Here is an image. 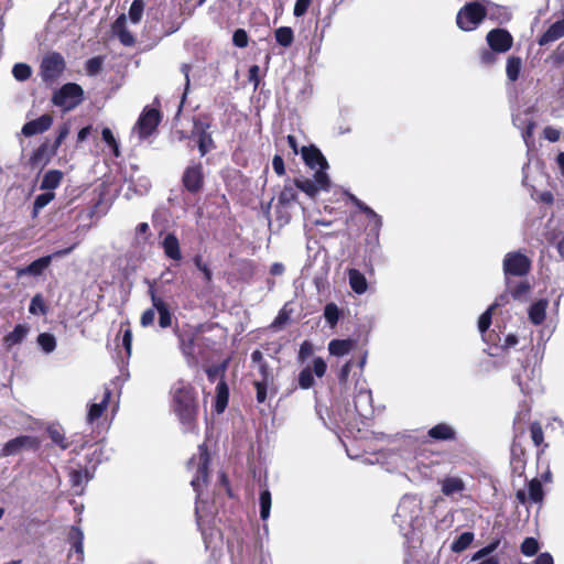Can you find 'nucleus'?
Listing matches in <instances>:
<instances>
[{
  "label": "nucleus",
  "mask_w": 564,
  "mask_h": 564,
  "mask_svg": "<svg viewBox=\"0 0 564 564\" xmlns=\"http://www.w3.org/2000/svg\"><path fill=\"white\" fill-rule=\"evenodd\" d=\"M486 42L494 52L502 54L512 47L513 37L507 30L498 28L487 33Z\"/></svg>",
  "instance_id": "obj_9"
},
{
  "label": "nucleus",
  "mask_w": 564,
  "mask_h": 564,
  "mask_svg": "<svg viewBox=\"0 0 564 564\" xmlns=\"http://www.w3.org/2000/svg\"><path fill=\"white\" fill-rule=\"evenodd\" d=\"M310 3H311V0H296L295 2V6H294V15L295 17H302L307 8L310 7Z\"/></svg>",
  "instance_id": "obj_63"
},
{
  "label": "nucleus",
  "mask_w": 564,
  "mask_h": 564,
  "mask_svg": "<svg viewBox=\"0 0 564 564\" xmlns=\"http://www.w3.org/2000/svg\"><path fill=\"white\" fill-rule=\"evenodd\" d=\"M65 62L61 54L48 53L41 63V77L45 83H54L63 73Z\"/></svg>",
  "instance_id": "obj_6"
},
{
  "label": "nucleus",
  "mask_w": 564,
  "mask_h": 564,
  "mask_svg": "<svg viewBox=\"0 0 564 564\" xmlns=\"http://www.w3.org/2000/svg\"><path fill=\"white\" fill-rule=\"evenodd\" d=\"M209 456L204 445L198 447V454L194 455L187 464L191 471H194L191 485L197 494L196 517L198 525L209 521L216 513V507L202 498L200 486L206 481Z\"/></svg>",
  "instance_id": "obj_1"
},
{
  "label": "nucleus",
  "mask_w": 564,
  "mask_h": 564,
  "mask_svg": "<svg viewBox=\"0 0 564 564\" xmlns=\"http://www.w3.org/2000/svg\"><path fill=\"white\" fill-rule=\"evenodd\" d=\"M324 317L327 321V323L334 327L339 318V311L336 304L328 303L324 308Z\"/></svg>",
  "instance_id": "obj_44"
},
{
  "label": "nucleus",
  "mask_w": 564,
  "mask_h": 564,
  "mask_svg": "<svg viewBox=\"0 0 564 564\" xmlns=\"http://www.w3.org/2000/svg\"><path fill=\"white\" fill-rule=\"evenodd\" d=\"M173 408L180 419L189 422L196 412V398L193 387L183 381H177L173 389Z\"/></svg>",
  "instance_id": "obj_2"
},
{
  "label": "nucleus",
  "mask_w": 564,
  "mask_h": 564,
  "mask_svg": "<svg viewBox=\"0 0 564 564\" xmlns=\"http://www.w3.org/2000/svg\"><path fill=\"white\" fill-rule=\"evenodd\" d=\"M144 11V2L143 0H134L129 9L128 17L129 20L137 24L141 21L142 14Z\"/></svg>",
  "instance_id": "obj_40"
},
{
  "label": "nucleus",
  "mask_w": 564,
  "mask_h": 564,
  "mask_svg": "<svg viewBox=\"0 0 564 564\" xmlns=\"http://www.w3.org/2000/svg\"><path fill=\"white\" fill-rule=\"evenodd\" d=\"M232 42L238 47H246L248 45V35L245 30L238 29L235 31Z\"/></svg>",
  "instance_id": "obj_52"
},
{
  "label": "nucleus",
  "mask_w": 564,
  "mask_h": 564,
  "mask_svg": "<svg viewBox=\"0 0 564 564\" xmlns=\"http://www.w3.org/2000/svg\"><path fill=\"white\" fill-rule=\"evenodd\" d=\"M161 246L167 258L174 261H180L182 259L180 241L174 234H167L162 240Z\"/></svg>",
  "instance_id": "obj_20"
},
{
  "label": "nucleus",
  "mask_w": 564,
  "mask_h": 564,
  "mask_svg": "<svg viewBox=\"0 0 564 564\" xmlns=\"http://www.w3.org/2000/svg\"><path fill=\"white\" fill-rule=\"evenodd\" d=\"M498 306H500V303L498 301H495L494 304H491L487 308V311L481 314V316L479 317V321H478V328H479L480 333H485L489 328L490 323H491L492 311Z\"/></svg>",
  "instance_id": "obj_42"
},
{
  "label": "nucleus",
  "mask_w": 564,
  "mask_h": 564,
  "mask_svg": "<svg viewBox=\"0 0 564 564\" xmlns=\"http://www.w3.org/2000/svg\"><path fill=\"white\" fill-rule=\"evenodd\" d=\"M302 155L305 163L313 170L324 171L328 169V163L322 152L315 147H304L302 149Z\"/></svg>",
  "instance_id": "obj_16"
},
{
  "label": "nucleus",
  "mask_w": 564,
  "mask_h": 564,
  "mask_svg": "<svg viewBox=\"0 0 564 564\" xmlns=\"http://www.w3.org/2000/svg\"><path fill=\"white\" fill-rule=\"evenodd\" d=\"M539 550V543L534 538H527L521 544V552L527 556L534 555Z\"/></svg>",
  "instance_id": "obj_49"
},
{
  "label": "nucleus",
  "mask_w": 564,
  "mask_h": 564,
  "mask_svg": "<svg viewBox=\"0 0 564 564\" xmlns=\"http://www.w3.org/2000/svg\"><path fill=\"white\" fill-rule=\"evenodd\" d=\"M217 402L216 410L218 413L223 412L228 402V387L224 380L219 381L217 387Z\"/></svg>",
  "instance_id": "obj_34"
},
{
  "label": "nucleus",
  "mask_w": 564,
  "mask_h": 564,
  "mask_svg": "<svg viewBox=\"0 0 564 564\" xmlns=\"http://www.w3.org/2000/svg\"><path fill=\"white\" fill-rule=\"evenodd\" d=\"M69 539L72 541L73 549L78 554V558L82 560L83 553H84V546H83L84 533H83V531L77 527H73L69 532Z\"/></svg>",
  "instance_id": "obj_32"
},
{
  "label": "nucleus",
  "mask_w": 564,
  "mask_h": 564,
  "mask_svg": "<svg viewBox=\"0 0 564 564\" xmlns=\"http://www.w3.org/2000/svg\"><path fill=\"white\" fill-rule=\"evenodd\" d=\"M275 40L276 42L284 46L289 47L294 40V34L291 28L288 26H281L275 30Z\"/></svg>",
  "instance_id": "obj_35"
},
{
  "label": "nucleus",
  "mask_w": 564,
  "mask_h": 564,
  "mask_svg": "<svg viewBox=\"0 0 564 564\" xmlns=\"http://www.w3.org/2000/svg\"><path fill=\"white\" fill-rule=\"evenodd\" d=\"M564 36V19L553 23L541 36L540 44L545 45Z\"/></svg>",
  "instance_id": "obj_25"
},
{
  "label": "nucleus",
  "mask_w": 564,
  "mask_h": 564,
  "mask_svg": "<svg viewBox=\"0 0 564 564\" xmlns=\"http://www.w3.org/2000/svg\"><path fill=\"white\" fill-rule=\"evenodd\" d=\"M438 482L442 494L454 500L462 497L466 489L465 481L458 476H446Z\"/></svg>",
  "instance_id": "obj_12"
},
{
  "label": "nucleus",
  "mask_w": 564,
  "mask_h": 564,
  "mask_svg": "<svg viewBox=\"0 0 564 564\" xmlns=\"http://www.w3.org/2000/svg\"><path fill=\"white\" fill-rule=\"evenodd\" d=\"M63 174L59 171L51 170L43 176L41 188L42 189H55L61 184Z\"/></svg>",
  "instance_id": "obj_30"
},
{
  "label": "nucleus",
  "mask_w": 564,
  "mask_h": 564,
  "mask_svg": "<svg viewBox=\"0 0 564 564\" xmlns=\"http://www.w3.org/2000/svg\"><path fill=\"white\" fill-rule=\"evenodd\" d=\"M474 541V533L464 532L462 533L451 545V550L455 553L465 551Z\"/></svg>",
  "instance_id": "obj_33"
},
{
  "label": "nucleus",
  "mask_w": 564,
  "mask_h": 564,
  "mask_svg": "<svg viewBox=\"0 0 564 564\" xmlns=\"http://www.w3.org/2000/svg\"><path fill=\"white\" fill-rule=\"evenodd\" d=\"M152 305L159 313V324L162 328L170 327L172 324V315L170 313L167 304L159 296L155 295L154 291L151 290Z\"/></svg>",
  "instance_id": "obj_19"
},
{
  "label": "nucleus",
  "mask_w": 564,
  "mask_h": 564,
  "mask_svg": "<svg viewBox=\"0 0 564 564\" xmlns=\"http://www.w3.org/2000/svg\"><path fill=\"white\" fill-rule=\"evenodd\" d=\"M521 66H522V61L520 57L510 56L507 59L506 73H507V77L511 82H514L518 79L520 70H521Z\"/></svg>",
  "instance_id": "obj_31"
},
{
  "label": "nucleus",
  "mask_w": 564,
  "mask_h": 564,
  "mask_svg": "<svg viewBox=\"0 0 564 564\" xmlns=\"http://www.w3.org/2000/svg\"><path fill=\"white\" fill-rule=\"evenodd\" d=\"M507 280V289L511 292L514 299H520L522 295L527 294L529 291V284L527 282H520L516 288L511 286V282L509 279Z\"/></svg>",
  "instance_id": "obj_51"
},
{
  "label": "nucleus",
  "mask_w": 564,
  "mask_h": 564,
  "mask_svg": "<svg viewBox=\"0 0 564 564\" xmlns=\"http://www.w3.org/2000/svg\"><path fill=\"white\" fill-rule=\"evenodd\" d=\"M70 131V127L68 123H64L59 130H58V134H57V138L55 140V143L53 145V151L55 152L57 150V148L62 144V142L66 139V137L68 135Z\"/></svg>",
  "instance_id": "obj_58"
},
{
  "label": "nucleus",
  "mask_w": 564,
  "mask_h": 564,
  "mask_svg": "<svg viewBox=\"0 0 564 564\" xmlns=\"http://www.w3.org/2000/svg\"><path fill=\"white\" fill-rule=\"evenodd\" d=\"M39 442L35 437L29 435L18 436L6 443L2 452L4 456L17 455L23 449L36 448Z\"/></svg>",
  "instance_id": "obj_13"
},
{
  "label": "nucleus",
  "mask_w": 564,
  "mask_h": 564,
  "mask_svg": "<svg viewBox=\"0 0 564 564\" xmlns=\"http://www.w3.org/2000/svg\"><path fill=\"white\" fill-rule=\"evenodd\" d=\"M513 123L519 129L522 130V137L525 143H528V139L532 135L534 123L531 119L522 120L519 116L513 117Z\"/></svg>",
  "instance_id": "obj_36"
},
{
  "label": "nucleus",
  "mask_w": 564,
  "mask_h": 564,
  "mask_svg": "<svg viewBox=\"0 0 564 564\" xmlns=\"http://www.w3.org/2000/svg\"><path fill=\"white\" fill-rule=\"evenodd\" d=\"M355 346L351 339H333L328 344L330 355L341 357L347 355Z\"/></svg>",
  "instance_id": "obj_26"
},
{
  "label": "nucleus",
  "mask_w": 564,
  "mask_h": 564,
  "mask_svg": "<svg viewBox=\"0 0 564 564\" xmlns=\"http://www.w3.org/2000/svg\"><path fill=\"white\" fill-rule=\"evenodd\" d=\"M53 123V117L51 115H43L35 120L26 122L22 128V133L25 137H32L37 133H42L51 128Z\"/></svg>",
  "instance_id": "obj_18"
},
{
  "label": "nucleus",
  "mask_w": 564,
  "mask_h": 564,
  "mask_svg": "<svg viewBox=\"0 0 564 564\" xmlns=\"http://www.w3.org/2000/svg\"><path fill=\"white\" fill-rule=\"evenodd\" d=\"M421 511V500L414 496H404L397 508L395 518L401 520L400 525H411L420 517Z\"/></svg>",
  "instance_id": "obj_7"
},
{
  "label": "nucleus",
  "mask_w": 564,
  "mask_h": 564,
  "mask_svg": "<svg viewBox=\"0 0 564 564\" xmlns=\"http://www.w3.org/2000/svg\"><path fill=\"white\" fill-rule=\"evenodd\" d=\"M529 499L535 503L543 500V488L539 479H532L528 486Z\"/></svg>",
  "instance_id": "obj_37"
},
{
  "label": "nucleus",
  "mask_w": 564,
  "mask_h": 564,
  "mask_svg": "<svg viewBox=\"0 0 564 564\" xmlns=\"http://www.w3.org/2000/svg\"><path fill=\"white\" fill-rule=\"evenodd\" d=\"M31 314H45L46 307L43 297L40 294H36L31 300V304L29 307Z\"/></svg>",
  "instance_id": "obj_47"
},
{
  "label": "nucleus",
  "mask_w": 564,
  "mask_h": 564,
  "mask_svg": "<svg viewBox=\"0 0 564 564\" xmlns=\"http://www.w3.org/2000/svg\"><path fill=\"white\" fill-rule=\"evenodd\" d=\"M530 269L529 259L519 252H510L503 260V271L506 279L510 275L522 276L528 273Z\"/></svg>",
  "instance_id": "obj_8"
},
{
  "label": "nucleus",
  "mask_w": 564,
  "mask_h": 564,
  "mask_svg": "<svg viewBox=\"0 0 564 564\" xmlns=\"http://www.w3.org/2000/svg\"><path fill=\"white\" fill-rule=\"evenodd\" d=\"M37 344L44 352L50 354L56 348V339L52 334L42 333L37 336Z\"/></svg>",
  "instance_id": "obj_39"
},
{
  "label": "nucleus",
  "mask_w": 564,
  "mask_h": 564,
  "mask_svg": "<svg viewBox=\"0 0 564 564\" xmlns=\"http://www.w3.org/2000/svg\"><path fill=\"white\" fill-rule=\"evenodd\" d=\"M270 383L268 382H260V381H256L254 382V387H256V390H257V401L259 403H262L265 401L267 399V389L269 387Z\"/></svg>",
  "instance_id": "obj_59"
},
{
  "label": "nucleus",
  "mask_w": 564,
  "mask_h": 564,
  "mask_svg": "<svg viewBox=\"0 0 564 564\" xmlns=\"http://www.w3.org/2000/svg\"><path fill=\"white\" fill-rule=\"evenodd\" d=\"M54 197L55 195L52 192L39 195L34 200L33 217H36L40 210L44 208L46 205H48L54 199Z\"/></svg>",
  "instance_id": "obj_43"
},
{
  "label": "nucleus",
  "mask_w": 564,
  "mask_h": 564,
  "mask_svg": "<svg viewBox=\"0 0 564 564\" xmlns=\"http://www.w3.org/2000/svg\"><path fill=\"white\" fill-rule=\"evenodd\" d=\"M126 21L127 17L124 14H121L116 22L113 23V32L118 35L120 42L126 45L130 46L134 43L133 35L127 30L126 28Z\"/></svg>",
  "instance_id": "obj_23"
},
{
  "label": "nucleus",
  "mask_w": 564,
  "mask_h": 564,
  "mask_svg": "<svg viewBox=\"0 0 564 564\" xmlns=\"http://www.w3.org/2000/svg\"><path fill=\"white\" fill-rule=\"evenodd\" d=\"M299 384L302 389H310L314 384V377L310 367L304 368L299 375Z\"/></svg>",
  "instance_id": "obj_45"
},
{
  "label": "nucleus",
  "mask_w": 564,
  "mask_h": 564,
  "mask_svg": "<svg viewBox=\"0 0 564 564\" xmlns=\"http://www.w3.org/2000/svg\"><path fill=\"white\" fill-rule=\"evenodd\" d=\"M69 478L73 487H80L84 482L88 481L89 474L87 470H72Z\"/></svg>",
  "instance_id": "obj_48"
},
{
  "label": "nucleus",
  "mask_w": 564,
  "mask_h": 564,
  "mask_svg": "<svg viewBox=\"0 0 564 564\" xmlns=\"http://www.w3.org/2000/svg\"><path fill=\"white\" fill-rule=\"evenodd\" d=\"M208 124L203 121H195L192 134L197 139L198 150L204 156L213 148V139L207 132Z\"/></svg>",
  "instance_id": "obj_15"
},
{
  "label": "nucleus",
  "mask_w": 564,
  "mask_h": 564,
  "mask_svg": "<svg viewBox=\"0 0 564 564\" xmlns=\"http://www.w3.org/2000/svg\"><path fill=\"white\" fill-rule=\"evenodd\" d=\"M498 546V542H495V543H491L485 547H482L481 550H479L474 556H473V561H477V560H480V558H484L485 556L489 555L490 553H492Z\"/></svg>",
  "instance_id": "obj_62"
},
{
  "label": "nucleus",
  "mask_w": 564,
  "mask_h": 564,
  "mask_svg": "<svg viewBox=\"0 0 564 564\" xmlns=\"http://www.w3.org/2000/svg\"><path fill=\"white\" fill-rule=\"evenodd\" d=\"M496 52H494L491 48L490 50H484L480 55H479V58H480V63L482 65H486V66H489V65H492L496 63L497 61V56H496Z\"/></svg>",
  "instance_id": "obj_54"
},
{
  "label": "nucleus",
  "mask_w": 564,
  "mask_h": 564,
  "mask_svg": "<svg viewBox=\"0 0 564 564\" xmlns=\"http://www.w3.org/2000/svg\"><path fill=\"white\" fill-rule=\"evenodd\" d=\"M72 250H73V247L64 249V250H59V251L55 252L53 256L42 257V258L33 261L32 263H30L28 267L20 269L18 271V275L19 276L25 275V274H30V275H34V276L40 275L51 264L52 258L54 256L63 257V256L68 254Z\"/></svg>",
  "instance_id": "obj_11"
},
{
  "label": "nucleus",
  "mask_w": 564,
  "mask_h": 564,
  "mask_svg": "<svg viewBox=\"0 0 564 564\" xmlns=\"http://www.w3.org/2000/svg\"><path fill=\"white\" fill-rule=\"evenodd\" d=\"M547 306L549 302L546 300H539L534 302L528 311L530 322L534 325L542 324L546 316Z\"/></svg>",
  "instance_id": "obj_22"
},
{
  "label": "nucleus",
  "mask_w": 564,
  "mask_h": 564,
  "mask_svg": "<svg viewBox=\"0 0 564 564\" xmlns=\"http://www.w3.org/2000/svg\"><path fill=\"white\" fill-rule=\"evenodd\" d=\"M225 368H226V365L208 368L206 370L208 379L212 381H215L219 376L224 375Z\"/></svg>",
  "instance_id": "obj_64"
},
{
  "label": "nucleus",
  "mask_w": 564,
  "mask_h": 564,
  "mask_svg": "<svg viewBox=\"0 0 564 564\" xmlns=\"http://www.w3.org/2000/svg\"><path fill=\"white\" fill-rule=\"evenodd\" d=\"M180 348L184 356L186 357H194V340L193 338H189L187 341L180 336Z\"/></svg>",
  "instance_id": "obj_53"
},
{
  "label": "nucleus",
  "mask_w": 564,
  "mask_h": 564,
  "mask_svg": "<svg viewBox=\"0 0 564 564\" xmlns=\"http://www.w3.org/2000/svg\"><path fill=\"white\" fill-rule=\"evenodd\" d=\"M482 3L487 10V17L490 20L497 22L498 24H505L511 20L512 13L509 8L494 3L489 0H482Z\"/></svg>",
  "instance_id": "obj_17"
},
{
  "label": "nucleus",
  "mask_w": 564,
  "mask_h": 564,
  "mask_svg": "<svg viewBox=\"0 0 564 564\" xmlns=\"http://www.w3.org/2000/svg\"><path fill=\"white\" fill-rule=\"evenodd\" d=\"M29 327L26 325L19 324L14 329L4 337V343L8 347L20 344L28 335Z\"/></svg>",
  "instance_id": "obj_28"
},
{
  "label": "nucleus",
  "mask_w": 564,
  "mask_h": 564,
  "mask_svg": "<svg viewBox=\"0 0 564 564\" xmlns=\"http://www.w3.org/2000/svg\"><path fill=\"white\" fill-rule=\"evenodd\" d=\"M260 517L262 520H267L270 517L271 510V494L268 489L260 494Z\"/></svg>",
  "instance_id": "obj_38"
},
{
  "label": "nucleus",
  "mask_w": 564,
  "mask_h": 564,
  "mask_svg": "<svg viewBox=\"0 0 564 564\" xmlns=\"http://www.w3.org/2000/svg\"><path fill=\"white\" fill-rule=\"evenodd\" d=\"M159 121L160 113L158 110H145L137 121L133 132L138 133L140 139H144L155 130Z\"/></svg>",
  "instance_id": "obj_10"
},
{
  "label": "nucleus",
  "mask_w": 564,
  "mask_h": 564,
  "mask_svg": "<svg viewBox=\"0 0 564 564\" xmlns=\"http://www.w3.org/2000/svg\"><path fill=\"white\" fill-rule=\"evenodd\" d=\"M313 345L307 340L303 341L299 350V360L304 361L313 355Z\"/></svg>",
  "instance_id": "obj_57"
},
{
  "label": "nucleus",
  "mask_w": 564,
  "mask_h": 564,
  "mask_svg": "<svg viewBox=\"0 0 564 564\" xmlns=\"http://www.w3.org/2000/svg\"><path fill=\"white\" fill-rule=\"evenodd\" d=\"M110 397H111V392L107 389V390H105L104 395L99 402H94L89 405L88 413H87V422L88 423L91 424L101 416V414L104 413V411L107 409V406L109 404Z\"/></svg>",
  "instance_id": "obj_21"
},
{
  "label": "nucleus",
  "mask_w": 564,
  "mask_h": 564,
  "mask_svg": "<svg viewBox=\"0 0 564 564\" xmlns=\"http://www.w3.org/2000/svg\"><path fill=\"white\" fill-rule=\"evenodd\" d=\"M155 308H149L141 315V325L147 327L153 324L155 318Z\"/></svg>",
  "instance_id": "obj_61"
},
{
  "label": "nucleus",
  "mask_w": 564,
  "mask_h": 564,
  "mask_svg": "<svg viewBox=\"0 0 564 564\" xmlns=\"http://www.w3.org/2000/svg\"><path fill=\"white\" fill-rule=\"evenodd\" d=\"M102 61L99 57L90 58L86 64L88 74L96 75L101 69Z\"/></svg>",
  "instance_id": "obj_60"
},
{
  "label": "nucleus",
  "mask_w": 564,
  "mask_h": 564,
  "mask_svg": "<svg viewBox=\"0 0 564 564\" xmlns=\"http://www.w3.org/2000/svg\"><path fill=\"white\" fill-rule=\"evenodd\" d=\"M295 185L310 197L316 196L319 192H327L330 188V180L326 172L316 171L313 178L296 180Z\"/></svg>",
  "instance_id": "obj_5"
},
{
  "label": "nucleus",
  "mask_w": 564,
  "mask_h": 564,
  "mask_svg": "<svg viewBox=\"0 0 564 564\" xmlns=\"http://www.w3.org/2000/svg\"><path fill=\"white\" fill-rule=\"evenodd\" d=\"M326 369H327L326 362L321 357H316L313 360L312 372H314L318 378H322L325 375Z\"/></svg>",
  "instance_id": "obj_56"
},
{
  "label": "nucleus",
  "mask_w": 564,
  "mask_h": 564,
  "mask_svg": "<svg viewBox=\"0 0 564 564\" xmlns=\"http://www.w3.org/2000/svg\"><path fill=\"white\" fill-rule=\"evenodd\" d=\"M258 369H259V372H260V375L262 377V379L259 380L260 382H268V383H272L273 382L274 376H273L272 370L267 365V362H263V364L259 365Z\"/></svg>",
  "instance_id": "obj_55"
},
{
  "label": "nucleus",
  "mask_w": 564,
  "mask_h": 564,
  "mask_svg": "<svg viewBox=\"0 0 564 564\" xmlns=\"http://www.w3.org/2000/svg\"><path fill=\"white\" fill-rule=\"evenodd\" d=\"M348 279H349V285L352 289V291L357 294H364L368 289V282L365 278V275L356 270V269H349L348 270Z\"/></svg>",
  "instance_id": "obj_24"
},
{
  "label": "nucleus",
  "mask_w": 564,
  "mask_h": 564,
  "mask_svg": "<svg viewBox=\"0 0 564 564\" xmlns=\"http://www.w3.org/2000/svg\"><path fill=\"white\" fill-rule=\"evenodd\" d=\"M47 434L51 438V441L56 444L61 449H66L69 446V443L67 442L65 434L61 426L58 425H50L47 427Z\"/></svg>",
  "instance_id": "obj_29"
},
{
  "label": "nucleus",
  "mask_w": 564,
  "mask_h": 564,
  "mask_svg": "<svg viewBox=\"0 0 564 564\" xmlns=\"http://www.w3.org/2000/svg\"><path fill=\"white\" fill-rule=\"evenodd\" d=\"M183 183L187 191L198 192L203 186V166L200 163H193L187 166L183 175Z\"/></svg>",
  "instance_id": "obj_14"
},
{
  "label": "nucleus",
  "mask_w": 564,
  "mask_h": 564,
  "mask_svg": "<svg viewBox=\"0 0 564 564\" xmlns=\"http://www.w3.org/2000/svg\"><path fill=\"white\" fill-rule=\"evenodd\" d=\"M102 140L111 148L113 154L116 156H119V145L117 143V140L112 133V131L109 128H104L101 131Z\"/></svg>",
  "instance_id": "obj_46"
},
{
  "label": "nucleus",
  "mask_w": 564,
  "mask_h": 564,
  "mask_svg": "<svg viewBox=\"0 0 564 564\" xmlns=\"http://www.w3.org/2000/svg\"><path fill=\"white\" fill-rule=\"evenodd\" d=\"M296 198V191L292 185H285L279 195L281 204H289Z\"/></svg>",
  "instance_id": "obj_50"
},
{
  "label": "nucleus",
  "mask_w": 564,
  "mask_h": 564,
  "mask_svg": "<svg viewBox=\"0 0 564 564\" xmlns=\"http://www.w3.org/2000/svg\"><path fill=\"white\" fill-rule=\"evenodd\" d=\"M82 87L77 84L68 83L54 94L53 102L54 105L62 107L65 111H68L82 101Z\"/></svg>",
  "instance_id": "obj_4"
},
{
  "label": "nucleus",
  "mask_w": 564,
  "mask_h": 564,
  "mask_svg": "<svg viewBox=\"0 0 564 564\" xmlns=\"http://www.w3.org/2000/svg\"><path fill=\"white\" fill-rule=\"evenodd\" d=\"M487 17V10L482 1L466 3L457 13L456 23L463 31H473Z\"/></svg>",
  "instance_id": "obj_3"
},
{
  "label": "nucleus",
  "mask_w": 564,
  "mask_h": 564,
  "mask_svg": "<svg viewBox=\"0 0 564 564\" xmlns=\"http://www.w3.org/2000/svg\"><path fill=\"white\" fill-rule=\"evenodd\" d=\"M13 77L19 82L29 79L32 75V68L25 63H17L12 68Z\"/></svg>",
  "instance_id": "obj_41"
},
{
  "label": "nucleus",
  "mask_w": 564,
  "mask_h": 564,
  "mask_svg": "<svg viewBox=\"0 0 564 564\" xmlns=\"http://www.w3.org/2000/svg\"><path fill=\"white\" fill-rule=\"evenodd\" d=\"M429 436L436 441L453 440L455 437V430L446 423H440L430 429Z\"/></svg>",
  "instance_id": "obj_27"
}]
</instances>
